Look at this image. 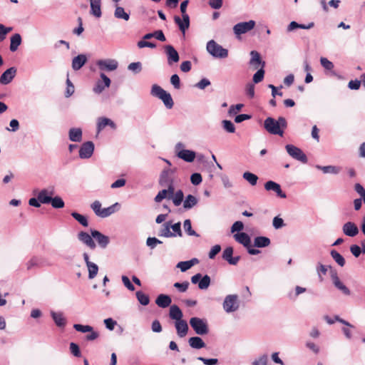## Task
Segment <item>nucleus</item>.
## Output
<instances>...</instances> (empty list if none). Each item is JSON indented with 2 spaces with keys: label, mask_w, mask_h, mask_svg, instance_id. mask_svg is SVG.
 <instances>
[{
  "label": "nucleus",
  "mask_w": 365,
  "mask_h": 365,
  "mask_svg": "<svg viewBox=\"0 0 365 365\" xmlns=\"http://www.w3.org/2000/svg\"><path fill=\"white\" fill-rule=\"evenodd\" d=\"M73 328L79 332L86 333L93 330V327L89 325H83L79 324H75Z\"/></svg>",
  "instance_id": "13d9d810"
},
{
  "label": "nucleus",
  "mask_w": 365,
  "mask_h": 365,
  "mask_svg": "<svg viewBox=\"0 0 365 365\" xmlns=\"http://www.w3.org/2000/svg\"><path fill=\"white\" fill-rule=\"evenodd\" d=\"M53 208H63L65 205L63 200L59 196L51 198L50 203Z\"/></svg>",
  "instance_id": "3c124183"
},
{
  "label": "nucleus",
  "mask_w": 365,
  "mask_h": 365,
  "mask_svg": "<svg viewBox=\"0 0 365 365\" xmlns=\"http://www.w3.org/2000/svg\"><path fill=\"white\" fill-rule=\"evenodd\" d=\"M118 205V203H115L114 205L109 206L106 208H101V203L98 200H95L91 205V207L94 212V213L102 218L107 217L111 215L113 213L115 212V207Z\"/></svg>",
  "instance_id": "20e7f679"
},
{
  "label": "nucleus",
  "mask_w": 365,
  "mask_h": 365,
  "mask_svg": "<svg viewBox=\"0 0 365 365\" xmlns=\"http://www.w3.org/2000/svg\"><path fill=\"white\" fill-rule=\"evenodd\" d=\"M210 277L205 274L202 276L200 273H197L191 277V282L194 284H198L200 289H207L210 284Z\"/></svg>",
  "instance_id": "9b49d317"
},
{
  "label": "nucleus",
  "mask_w": 365,
  "mask_h": 365,
  "mask_svg": "<svg viewBox=\"0 0 365 365\" xmlns=\"http://www.w3.org/2000/svg\"><path fill=\"white\" fill-rule=\"evenodd\" d=\"M101 80L97 81L93 91L96 94L101 93L106 88H108L110 86V79L104 73L100 74Z\"/></svg>",
  "instance_id": "f8f14e48"
},
{
  "label": "nucleus",
  "mask_w": 365,
  "mask_h": 365,
  "mask_svg": "<svg viewBox=\"0 0 365 365\" xmlns=\"http://www.w3.org/2000/svg\"><path fill=\"white\" fill-rule=\"evenodd\" d=\"M69 140L73 142H81L82 140V130L79 128H73L68 132Z\"/></svg>",
  "instance_id": "c9c22d12"
},
{
  "label": "nucleus",
  "mask_w": 365,
  "mask_h": 365,
  "mask_svg": "<svg viewBox=\"0 0 365 365\" xmlns=\"http://www.w3.org/2000/svg\"><path fill=\"white\" fill-rule=\"evenodd\" d=\"M264 76V68H261L258 69V71L254 74L253 76V82L255 83H258L261 82Z\"/></svg>",
  "instance_id": "4d7b16f0"
},
{
  "label": "nucleus",
  "mask_w": 365,
  "mask_h": 365,
  "mask_svg": "<svg viewBox=\"0 0 365 365\" xmlns=\"http://www.w3.org/2000/svg\"><path fill=\"white\" fill-rule=\"evenodd\" d=\"M183 227L188 235L199 237V235L192 229L191 221L190 220L187 219L184 221Z\"/></svg>",
  "instance_id": "de8ad7c7"
},
{
  "label": "nucleus",
  "mask_w": 365,
  "mask_h": 365,
  "mask_svg": "<svg viewBox=\"0 0 365 365\" xmlns=\"http://www.w3.org/2000/svg\"><path fill=\"white\" fill-rule=\"evenodd\" d=\"M171 302V297L169 295L163 294H159L155 300L156 304L161 308H166L170 306Z\"/></svg>",
  "instance_id": "473e14b6"
},
{
  "label": "nucleus",
  "mask_w": 365,
  "mask_h": 365,
  "mask_svg": "<svg viewBox=\"0 0 365 365\" xmlns=\"http://www.w3.org/2000/svg\"><path fill=\"white\" fill-rule=\"evenodd\" d=\"M189 345L193 348L200 349L205 346V344L203 340L199 336L190 337L188 340Z\"/></svg>",
  "instance_id": "4c0bfd02"
},
{
  "label": "nucleus",
  "mask_w": 365,
  "mask_h": 365,
  "mask_svg": "<svg viewBox=\"0 0 365 365\" xmlns=\"http://www.w3.org/2000/svg\"><path fill=\"white\" fill-rule=\"evenodd\" d=\"M158 236L164 237H175V234L172 233L170 231V222H166L161 226L158 232Z\"/></svg>",
  "instance_id": "e433bc0d"
},
{
  "label": "nucleus",
  "mask_w": 365,
  "mask_h": 365,
  "mask_svg": "<svg viewBox=\"0 0 365 365\" xmlns=\"http://www.w3.org/2000/svg\"><path fill=\"white\" fill-rule=\"evenodd\" d=\"M78 240L83 244L88 247L91 250H94L96 247V245L93 240V237L86 232L81 231L78 233Z\"/></svg>",
  "instance_id": "f3484780"
},
{
  "label": "nucleus",
  "mask_w": 365,
  "mask_h": 365,
  "mask_svg": "<svg viewBox=\"0 0 365 365\" xmlns=\"http://www.w3.org/2000/svg\"><path fill=\"white\" fill-rule=\"evenodd\" d=\"M235 240L242 244L246 248H249L251 244L250 236L245 232H238L234 235Z\"/></svg>",
  "instance_id": "c85d7f7f"
},
{
  "label": "nucleus",
  "mask_w": 365,
  "mask_h": 365,
  "mask_svg": "<svg viewBox=\"0 0 365 365\" xmlns=\"http://www.w3.org/2000/svg\"><path fill=\"white\" fill-rule=\"evenodd\" d=\"M177 334L179 337H185L188 331V325L185 320L181 319L175 322Z\"/></svg>",
  "instance_id": "b1692460"
},
{
  "label": "nucleus",
  "mask_w": 365,
  "mask_h": 365,
  "mask_svg": "<svg viewBox=\"0 0 365 365\" xmlns=\"http://www.w3.org/2000/svg\"><path fill=\"white\" fill-rule=\"evenodd\" d=\"M184 195L181 190L175 192L171 199L173 200V202L175 206H179L182 202L183 201Z\"/></svg>",
  "instance_id": "49530a36"
},
{
  "label": "nucleus",
  "mask_w": 365,
  "mask_h": 365,
  "mask_svg": "<svg viewBox=\"0 0 365 365\" xmlns=\"http://www.w3.org/2000/svg\"><path fill=\"white\" fill-rule=\"evenodd\" d=\"M91 233L92 237L96 240L100 247L105 249L109 244V237L102 234L101 232L96 230H91Z\"/></svg>",
  "instance_id": "2eb2a0df"
},
{
  "label": "nucleus",
  "mask_w": 365,
  "mask_h": 365,
  "mask_svg": "<svg viewBox=\"0 0 365 365\" xmlns=\"http://www.w3.org/2000/svg\"><path fill=\"white\" fill-rule=\"evenodd\" d=\"M270 245V240L267 237H257L254 240V245L257 247H266Z\"/></svg>",
  "instance_id": "a19ab883"
},
{
  "label": "nucleus",
  "mask_w": 365,
  "mask_h": 365,
  "mask_svg": "<svg viewBox=\"0 0 365 365\" xmlns=\"http://www.w3.org/2000/svg\"><path fill=\"white\" fill-rule=\"evenodd\" d=\"M251 58L250 61V65L253 66L255 69H257L260 66L261 68H264L265 62L262 61L259 52L257 51H252L250 52Z\"/></svg>",
  "instance_id": "4be33fe9"
},
{
  "label": "nucleus",
  "mask_w": 365,
  "mask_h": 365,
  "mask_svg": "<svg viewBox=\"0 0 365 365\" xmlns=\"http://www.w3.org/2000/svg\"><path fill=\"white\" fill-rule=\"evenodd\" d=\"M170 229L173 230L172 233L175 234V237L176 236L182 237V230H181L180 222H177V223H175L174 225H172L170 223Z\"/></svg>",
  "instance_id": "052dcab7"
},
{
  "label": "nucleus",
  "mask_w": 365,
  "mask_h": 365,
  "mask_svg": "<svg viewBox=\"0 0 365 365\" xmlns=\"http://www.w3.org/2000/svg\"><path fill=\"white\" fill-rule=\"evenodd\" d=\"M175 288H177L180 292H185L187 291L189 287V282L185 281L184 282H175L173 285Z\"/></svg>",
  "instance_id": "e2e57ef3"
},
{
  "label": "nucleus",
  "mask_w": 365,
  "mask_h": 365,
  "mask_svg": "<svg viewBox=\"0 0 365 365\" xmlns=\"http://www.w3.org/2000/svg\"><path fill=\"white\" fill-rule=\"evenodd\" d=\"M267 355H262L258 359H255L252 362V365H267Z\"/></svg>",
  "instance_id": "774afa93"
},
{
  "label": "nucleus",
  "mask_w": 365,
  "mask_h": 365,
  "mask_svg": "<svg viewBox=\"0 0 365 365\" xmlns=\"http://www.w3.org/2000/svg\"><path fill=\"white\" fill-rule=\"evenodd\" d=\"M223 128L230 133H233L235 131V126L234 123L228 120H223L222 121Z\"/></svg>",
  "instance_id": "864d4df0"
},
{
  "label": "nucleus",
  "mask_w": 365,
  "mask_h": 365,
  "mask_svg": "<svg viewBox=\"0 0 365 365\" xmlns=\"http://www.w3.org/2000/svg\"><path fill=\"white\" fill-rule=\"evenodd\" d=\"M71 216L83 227L88 226V221L86 216L81 215L76 212H73L71 213Z\"/></svg>",
  "instance_id": "a18cd8bd"
},
{
  "label": "nucleus",
  "mask_w": 365,
  "mask_h": 365,
  "mask_svg": "<svg viewBox=\"0 0 365 365\" xmlns=\"http://www.w3.org/2000/svg\"><path fill=\"white\" fill-rule=\"evenodd\" d=\"M94 151V144L91 141L83 143L79 150V157L81 159H87L91 157Z\"/></svg>",
  "instance_id": "4468645a"
},
{
  "label": "nucleus",
  "mask_w": 365,
  "mask_h": 365,
  "mask_svg": "<svg viewBox=\"0 0 365 365\" xmlns=\"http://www.w3.org/2000/svg\"><path fill=\"white\" fill-rule=\"evenodd\" d=\"M190 324L195 332L198 335H205L209 332L207 321L199 317H192Z\"/></svg>",
  "instance_id": "39448f33"
},
{
  "label": "nucleus",
  "mask_w": 365,
  "mask_h": 365,
  "mask_svg": "<svg viewBox=\"0 0 365 365\" xmlns=\"http://www.w3.org/2000/svg\"><path fill=\"white\" fill-rule=\"evenodd\" d=\"M169 316L170 319L175 320V322L182 319V312L178 306L173 304L170 307Z\"/></svg>",
  "instance_id": "f704fd0d"
},
{
  "label": "nucleus",
  "mask_w": 365,
  "mask_h": 365,
  "mask_svg": "<svg viewBox=\"0 0 365 365\" xmlns=\"http://www.w3.org/2000/svg\"><path fill=\"white\" fill-rule=\"evenodd\" d=\"M206 50L216 58H225L228 56V50L224 48L214 40H210L207 43Z\"/></svg>",
  "instance_id": "f03ea898"
},
{
  "label": "nucleus",
  "mask_w": 365,
  "mask_h": 365,
  "mask_svg": "<svg viewBox=\"0 0 365 365\" xmlns=\"http://www.w3.org/2000/svg\"><path fill=\"white\" fill-rule=\"evenodd\" d=\"M128 69L134 73H138L142 71V63L140 62H133L128 65Z\"/></svg>",
  "instance_id": "6e6d98bb"
},
{
  "label": "nucleus",
  "mask_w": 365,
  "mask_h": 365,
  "mask_svg": "<svg viewBox=\"0 0 365 365\" xmlns=\"http://www.w3.org/2000/svg\"><path fill=\"white\" fill-rule=\"evenodd\" d=\"M91 15L96 18H100L102 15L101 13V0H89Z\"/></svg>",
  "instance_id": "cd10ccee"
},
{
  "label": "nucleus",
  "mask_w": 365,
  "mask_h": 365,
  "mask_svg": "<svg viewBox=\"0 0 365 365\" xmlns=\"http://www.w3.org/2000/svg\"><path fill=\"white\" fill-rule=\"evenodd\" d=\"M184 145L182 143H178L175 145V149L177 156L187 163L194 161L196 154L194 151L183 149Z\"/></svg>",
  "instance_id": "6e6552de"
},
{
  "label": "nucleus",
  "mask_w": 365,
  "mask_h": 365,
  "mask_svg": "<svg viewBox=\"0 0 365 365\" xmlns=\"http://www.w3.org/2000/svg\"><path fill=\"white\" fill-rule=\"evenodd\" d=\"M331 278L336 288L345 295H350V290L341 282L336 270L331 271Z\"/></svg>",
  "instance_id": "dca6fc26"
},
{
  "label": "nucleus",
  "mask_w": 365,
  "mask_h": 365,
  "mask_svg": "<svg viewBox=\"0 0 365 365\" xmlns=\"http://www.w3.org/2000/svg\"><path fill=\"white\" fill-rule=\"evenodd\" d=\"M256 25L254 20L248 21L240 22L233 26V32L237 38H240L241 35L245 34L252 30Z\"/></svg>",
  "instance_id": "0eeeda50"
},
{
  "label": "nucleus",
  "mask_w": 365,
  "mask_h": 365,
  "mask_svg": "<svg viewBox=\"0 0 365 365\" xmlns=\"http://www.w3.org/2000/svg\"><path fill=\"white\" fill-rule=\"evenodd\" d=\"M243 178L247 181L251 185H256L258 180V177L250 172H245L242 175Z\"/></svg>",
  "instance_id": "37998d69"
},
{
  "label": "nucleus",
  "mask_w": 365,
  "mask_h": 365,
  "mask_svg": "<svg viewBox=\"0 0 365 365\" xmlns=\"http://www.w3.org/2000/svg\"><path fill=\"white\" fill-rule=\"evenodd\" d=\"M198 200L196 197L192 195H188L183 202V207L185 210H190L195 206Z\"/></svg>",
  "instance_id": "ea45409f"
},
{
  "label": "nucleus",
  "mask_w": 365,
  "mask_h": 365,
  "mask_svg": "<svg viewBox=\"0 0 365 365\" xmlns=\"http://www.w3.org/2000/svg\"><path fill=\"white\" fill-rule=\"evenodd\" d=\"M114 16L117 19H122L125 21H128L130 18L129 14L125 11V9L121 6H116Z\"/></svg>",
  "instance_id": "79ce46f5"
},
{
  "label": "nucleus",
  "mask_w": 365,
  "mask_h": 365,
  "mask_svg": "<svg viewBox=\"0 0 365 365\" xmlns=\"http://www.w3.org/2000/svg\"><path fill=\"white\" fill-rule=\"evenodd\" d=\"M199 260L197 258H192L190 260L179 262L177 264V267L179 268L181 272H184L190 269L192 266L197 264Z\"/></svg>",
  "instance_id": "72a5a7b5"
},
{
  "label": "nucleus",
  "mask_w": 365,
  "mask_h": 365,
  "mask_svg": "<svg viewBox=\"0 0 365 365\" xmlns=\"http://www.w3.org/2000/svg\"><path fill=\"white\" fill-rule=\"evenodd\" d=\"M51 316L56 325L58 327H64L66 324V319L62 312H51Z\"/></svg>",
  "instance_id": "2f4dec72"
},
{
  "label": "nucleus",
  "mask_w": 365,
  "mask_h": 365,
  "mask_svg": "<svg viewBox=\"0 0 365 365\" xmlns=\"http://www.w3.org/2000/svg\"><path fill=\"white\" fill-rule=\"evenodd\" d=\"M164 50L167 56L168 65L171 66L173 63H178L179 61V54L172 45H165L164 46Z\"/></svg>",
  "instance_id": "ddd939ff"
},
{
  "label": "nucleus",
  "mask_w": 365,
  "mask_h": 365,
  "mask_svg": "<svg viewBox=\"0 0 365 365\" xmlns=\"http://www.w3.org/2000/svg\"><path fill=\"white\" fill-rule=\"evenodd\" d=\"M222 307L227 313L236 312L240 307L238 296L237 294L227 295L222 303Z\"/></svg>",
  "instance_id": "423d86ee"
},
{
  "label": "nucleus",
  "mask_w": 365,
  "mask_h": 365,
  "mask_svg": "<svg viewBox=\"0 0 365 365\" xmlns=\"http://www.w3.org/2000/svg\"><path fill=\"white\" fill-rule=\"evenodd\" d=\"M106 126H110L113 129L116 128L115 123L110 118L106 117L98 118L97 120V132L99 133Z\"/></svg>",
  "instance_id": "393cba45"
},
{
  "label": "nucleus",
  "mask_w": 365,
  "mask_h": 365,
  "mask_svg": "<svg viewBox=\"0 0 365 365\" xmlns=\"http://www.w3.org/2000/svg\"><path fill=\"white\" fill-rule=\"evenodd\" d=\"M202 178L200 173H193L190 177V181L194 185H198L202 182Z\"/></svg>",
  "instance_id": "0e129e2a"
},
{
  "label": "nucleus",
  "mask_w": 365,
  "mask_h": 365,
  "mask_svg": "<svg viewBox=\"0 0 365 365\" xmlns=\"http://www.w3.org/2000/svg\"><path fill=\"white\" fill-rule=\"evenodd\" d=\"M136 297L138 300V302L143 306H146L150 302V299L148 295L145 294L141 291H138L136 292Z\"/></svg>",
  "instance_id": "8fccbe9b"
},
{
  "label": "nucleus",
  "mask_w": 365,
  "mask_h": 365,
  "mask_svg": "<svg viewBox=\"0 0 365 365\" xmlns=\"http://www.w3.org/2000/svg\"><path fill=\"white\" fill-rule=\"evenodd\" d=\"M273 227L275 229H280L284 226V220L279 217H274L272 222Z\"/></svg>",
  "instance_id": "69168bd1"
},
{
  "label": "nucleus",
  "mask_w": 365,
  "mask_h": 365,
  "mask_svg": "<svg viewBox=\"0 0 365 365\" xmlns=\"http://www.w3.org/2000/svg\"><path fill=\"white\" fill-rule=\"evenodd\" d=\"M21 43V36L19 34H15L11 37L10 51H16Z\"/></svg>",
  "instance_id": "58836bf2"
},
{
  "label": "nucleus",
  "mask_w": 365,
  "mask_h": 365,
  "mask_svg": "<svg viewBox=\"0 0 365 365\" xmlns=\"http://www.w3.org/2000/svg\"><path fill=\"white\" fill-rule=\"evenodd\" d=\"M26 265L27 269L30 270L33 268H38L45 266L46 264L43 259L34 256L26 262Z\"/></svg>",
  "instance_id": "7c9ffc66"
},
{
  "label": "nucleus",
  "mask_w": 365,
  "mask_h": 365,
  "mask_svg": "<svg viewBox=\"0 0 365 365\" xmlns=\"http://www.w3.org/2000/svg\"><path fill=\"white\" fill-rule=\"evenodd\" d=\"M87 62V57L85 54H79L72 60V68L74 71L81 69Z\"/></svg>",
  "instance_id": "c756f323"
},
{
  "label": "nucleus",
  "mask_w": 365,
  "mask_h": 365,
  "mask_svg": "<svg viewBox=\"0 0 365 365\" xmlns=\"http://www.w3.org/2000/svg\"><path fill=\"white\" fill-rule=\"evenodd\" d=\"M316 168L323 171L324 173H333L337 174L339 172V168L332 165L321 166L317 165Z\"/></svg>",
  "instance_id": "09e8293b"
},
{
  "label": "nucleus",
  "mask_w": 365,
  "mask_h": 365,
  "mask_svg": "<svg viewBox=\"0 0 365 365\" xmlns=\"http://www.w3.org/2000/svg\"><path fill=\"white\" fill-rule=\"evenodd\" d=\"M287 125V123L284 117H279L277 120L268 117L264 121V129L272 135L282 136Z\"/></svg>",
  "instance_id": "f257e3e1"
},
{
  "label": "nucleus",
  "mask_w": 365,
  "mask_h": 365,
  "mask_svg": "<svg viewBox=\"0 0 365 365\" xmlns=\"http://www.w3.org/2000/svg\"><path fill=\"white\" fill-rule=\"evenodd\" d=\"M173 171L170 169H164L159 178V184L161 186H166L168 184H170V182H173Z\"/></svg>",
  "instance_id": "a878e982"
},
{
  "label": "nucleus",
  "mask_w": 365,
  "mask_h": 365,
  "mask_svg": "<svg viewBox=\"0 0 365 365\" xmlns=\"http://www.w3.org/2000/svg\"><path fill=\"white\" fill-rule=\"evenodd\" d=\"M233 248L232 247H227L225 248L222 253V259L227 261L230 264L235 265L238 263L240 257H232Z\"/></svg>",
  "instance_id": "412c9836"
},
{
  "label": "nucleus",
  "mask_w": 365,
  "mask_h": 365,
  "mask_svg": "<svg viewBox=\"0 0 365 365\" xmlns=\"http://www.w3.org/2000/svg\"><path fill=\"white\" fill-rule=\"evenodd\" d=\"M162 241L159 240L156 237H148L146 240V245L150 249H154L157 245L161 244Z\"/></svg>",
  "instance_id": "bf43d9fd"
},
{
  "label": "nucleus",
  "mask_w": 365,
  "mask_h": 365,
  "mask_svg": "<svg viewBox=\"0 0 365 365\" xmlns=\"http://www.w3.org/2000/svg\"><path fill=\"white\" fill-rule=\"evenodd\" d=\"M170 199L169 197L168 192L166 189L160 190L158 195L155 197L154 200L155 202H160L163 199Z\"/></svg>",
  "instance_id": "5fc2aeb1"
},
{
  "label": "nucleus",
  "mask_w": 365,
  "mask_h": 365,
  "mask_svg": "<svg viewBox=\"0 0 365 365\" xmlns=\"http://www.w3.org/2000/svg\"><path fill=\"white\" fill-rule=\"evenodd\" d=\"M182 18V19H180L179 16H175L174 17V21L178 26L180 31L185 34V31L190 26V17L189 15H183Z\"/></svg>",
  "instance_id": "5701e85b"
},
{
  "label": "nucleus",
  "mask_w": 365,
  "mask_h": 365,
  "mask_svg": "<svg viewBox=\"0 0 365 365\" xmlns=\"http://www.w3.org/2000/svg\"><path fill=\"white\" fill-rule=\"evenodd\" d=\"M264 188L267 191H274L281 198H286L287 197L286 194L282 190L280 185L274 181H267L264 184Z\"/></svg>",
  "instance_id": "6ab92c4d"
},
{
  "label": "nucleus",
  "mask_w": 365,
  "mask_h": 365,
  "mask_svg": "<svg viewBox=\"0 0 365 365\" xmlns=\"http://www.w3.org/2000/svg\"><path fill=\"white\" fill-rule=\"evenodd\" d=\"M243 106V104L241 103L232 105L230 107L228 113L230 115H235L242 109Z\"/></svg>",
  "instance_id": "338daca9"
},
{
  "label": "nucleus",
  "mask_w": 365,
  "mask_h": 365,
  "mask_svg": "<svg viewBox=\"0 0 365 365\" xmlns=\"http://www.w3.org/2000/svg\"><path fill=\"white\" fill-rule=\"evenodd\" d=\"M342 230L344 234L349 237H354L359 233L357 226L352 222H346L342 227Z\"/></svg>",
  "instance_id": "bb28decb"
},
{
  "label": "nucleus",
  "mask_w": 365,
  "mask_h": 365,
  "mask_svg": "<svg viewBox=\"0 0 365 365\" xmlns=\"http://www.w3.org/2000/svg\"><path fill=\"white\" fill-rule=\"evenodd\" d=\"M151 94L163 101L165 107L170 109L173 107L174 103L171 95L158 85H153L151 89Z\"/></svg>",
  "instance_id": "7ed1b4c3"
},
{
  "label": "nucleus",
  "mask_w": 365,
  "mask_h": 365,
  "mask_svg": "<svg viewBox=\"0 0 365 365\" xmlns=\"http://www.w3.org/2000/svg\"><path fill=\"white\" fill-rule=\"evenodd\" d=\"M287 153L294 159L300 161L302 163H307V157L304 153L298 147L288 144L285 146Z\"/></svg>",
  "instance_id": "1a4fd4ad"
},
{
  "label": "nucleus",
  "mask_w": 365,
  "mask_h": 365,
  "mask_svg": "<svg viewBox=\"0 0 365 365\" xmlns=\"http://www.w3.org/2000/svg\"><path fill=\"white\" fill-rule=\"evenodd\" d=\"M88 271V278L92 279L95 278L98 272V267L95 263L89 264V265L86 266Z\"/></svg>",
  "instance_id": "603ef678"
},
{
  "label": "nucleus",
  "mask_w": 365,
  "mask_h": 365,
  "mask_svg": "<svg viewBox=\"0 0 365 365\" xmlns=\"http://www.w3.org/2000/svg\"><path fill=\"white\" fill-rule=\"evenodd\" d=\"M16 73V68L11 67L6 70L0 76V83L7 85L12 81Z\"/></svg>",
  "instance_id": "aec40b11"
},
{
  "label": "nucleus",
  "mask_w": 365,
  "mask_h": 365,
  "mask_svg": "<svg viewBox=\"0 0 365 365\" xmlns=\"http://www.w3.org/2000/svg\"><path fill=\"white\" fill-rule=\"evenodd\" d=\"M330 255L334 260L340 266L343 267L345 264V259L344 257L337 251L333 250L331 251Z\"/></svg>",
  "instance_id": "c03bdc74"
},
{
  "label": "nucleus",
  "mask_w": 365,
  "mask_h": 365,
  "mask_svg": "<svg viewBox=\"0 0 365 365\" xmlns=\"http://www.w3.org/2000/svg\"><path fill=\"white\" fill-rule=\"evenodd\" d=\"M322 66L327 70L331 71L334 68V64L329 61L327 58L322 57L320 58Z\"/></svg>",
  "instance_id": "680f3d73"
},
{
  "label": "nucleus",
  "mask_w": 365,
  "mask_h": 365,
  "mask_svg": "<svg viewBox=\"0 0 365 365\" xmlns=\"http://www.w3.org/2000/svg\"><path fill=\"white\" fill-rule=\"evenodd\" d=\"M53 195V188H45L38 192L37 197L42 204H49Z\"/></svg>",
  "instance_id": "a211bd4d"
},
{
  "label": "nucleus",
  "mask_w": 365,
  "mask_h": 365,
  "mask_svg": "<svg viewBox=\"0 0 365 365\" xmlns=\"http://www.w3.org/2000/svg\"><path fill=\"white\" fill-rule=\"evenodd\" d=\"M98 68L103 71H114L118 67V62L113 58L101 59L96 62Z\"/></svg>",
  "instance_id": "9d476101"
}]
</instances>
